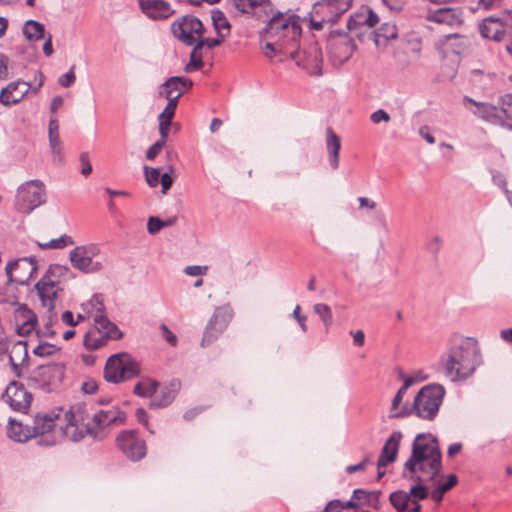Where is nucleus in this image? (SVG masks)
Segmentation results:
<instances>
[{"label": "nucleus", "mask_w": 512, "mask_h": 512, "mask_svg": "<svg viewBox=\"0 0 512 512\" xmlns=\"http://www.w3.org/2000/svg\"><path fill=\"white\" fill-rule=\"evenodd\" d=\"M7 435L15 442L25 443L33 437L32 426L10 418L8 421Z\"/></svg>", "instance_id": "c756f323"}, {"label": "nucleus", "mask_w": 512, "mask_h": 512, "mask_svg": "<svg viewBox=\"0 0 512 512\" xmlns=\"http://www.w3.org/2000/svg\"><path fill=\"white\" fill-rule=\"evenodd\" d=\"M313 310L321 318L326 329H328L333 323L331 308L327 304L318 303L314 305Z\"/></svg>", "instance_id": "79ce46f5"}, {"label": "nucleus", "mask_w": 512, "mask_h": 512, "mask_svg": "<svg viewBox=\"0 0 512 512\" xmlns=\"http://www.w3.org/2000/svg\"><path fill=\"white\" fill-rule=\"evenodd\" d=\"M23 34L29 41H36L44 38V25L35 20H28L23 26Z\"/></svg>", "instance_id": "4c0bfd02"}, {"label": "nucleus", "mask_w": 512, "mask_h": 512, "mask_svg": "<svg viewBox=\"0 0 512 512\" xmlns=\"http://www.w3.org/2000/svg\"><path fill=\"white\" fill-rule=\"evenodd\" d=\"M233 6L242 14H250L258 20H264L273 13L270 0H231Z\"/></svg>", "instance_id": "a211bd4d"}, {"label": "nucleus", "mask_w": 512, "mask_h": 512, "mask_svg": "<svg viewBox=\"0 0 512 512\" xmlns=\"http://www.w3.org/2000/svg\"><path fill=\"white\" fill-rule=\"evenodd\" d=\"M380 494H381L380 491L368 492V496L366 498L365 505H368L376 510L379 509L380 508V499H379Z\"/></svg>", "instance_id": "bf43d9fd"}, {"label": "nucleus", "mask_w": 512, "mask_h": 512, "mask_svg": "<svg viewBox=\"0 0 512 512\" xmlns=\"http://www.w3.org/2000/svg\"><path fill=\"white\" fill-rule=\"evenodd\" d=\"M370 120L374 124H379L381 122L387 123L391 120V117L385 110L378 109L370 115Z\"/></svg>", "instance_id": "13d9d810"}, {"label": "nucleus", "mask_w": 512, "mask_h": 512, "mask_svg": "<svg viewBox=\"0 0 512 512\" xmlns=\"http://www.w3.org/2000/svg\"><path fill=\"white\" fill-rule=\"evenodd\" d=\"M192 52L190 54V61L186 64L184 71L190 73L192 71L200 70L204 66L203 56L201 50H196V45H193Z\"/></svg>", "instance_id": "ea45409f"}, {"label": "nucleus", "mask_w": 512, "mask_h": 512, "mask_svg": "<svg viewBox=\"0 0 512 512\" xmlns=\"http://www.w3.org/2000/svg\"><path fill=\"white\" fill-rule=\"evenodd\" d=\"M70 261L74 268L84 273H92L102 268L100 262H93L92 259L84 253V246H77L70 252Z\"/></svg>", "instance_id": "a878e982"}, {"label": "nucleus", "mask_w": 512, "mask_h": 512, "mask_svg": "<svg viewBox=\"0 0 512 512\" xmlns=\"http://www.w3.org/2000/svg\"><path fill=\"white\" fill-rule=\"evenodd\" d=\"M58 350L59 348L54 344L41 342L34 348L33 353L36 356L47 357L55 354V352Z\"/></svg>", "instance_id": "09e8293b"}, {"label": "nucleus", "mask_w": 512, "mask_h": 512, "mask_svg": "<svg viewBox=\"0 0 512 512\" xmlns=\"http://www.w3.org/2000/svg\"><path fill=\"white\" fill-rule=\"evenodd\" d=\"M49 146L54 156V160L62 162V142L59 135V122L56 118H51L48 125Z\"/></svg>", "instance_id": "7c9ffc66"}, {"label": "nucleus", "mask_w": 512, "mask_h": 512, "mask_svg": "<svg viewBox=\"0 0 512 512\" xmlns=\"http://www.w3.org/2000/svg\"><path fill=\"white\" fill-rule=\"evenodd\" d=\"M173 36L186 46H192L203 35L204 25L194 15H184L177 18L171 25Z\"/></svg>", "instance_id": "9d476101"}, {"label": "nucleus", "mask_w": 512, "mask_h": 512, "mask_svg": "<svg viewBox=\"0 0 512 512\" xmlns=\"http://www.w3.org/2000/svg\"><path fill=\"white\" fill-rule=\"evenodd\" d=\"M325 23H329V22H328V20L325 19L324 14H319V15H315L314 13L312 14V18L310 21L312 29L319 31L324 27Z\"/></svg>", "instance_id": "680f3d73"}, {"label": "nucleus", "mask_w": 512, "mask_h": 512, "mask_svg": "<svg viewBox=\"0 0 512 512\" xmlns=\"http://www.w3.org/2000/svg\"><path fill=\"white\" fill-rule=\"evenodd\" d=\"M68 271L69 268L66 266L52 264L35 285L42 306L46 307L48 312H52L54 310L55 300L58 292L61 291L59 281L57 279L63 277Z\"/></svg>", "instance_id": "0eeeda50"}, {"label": "nucleus", "mask_w": 512, "mask_h": 512, "mask_svg": "<svg viewBox=\"0 0 512 512\" xmlns=\"http://www.w3.org/2000/svg\"><path fill=\"white\" fill-rule=\"evenodd\" d=\"M397 373V381H402L403 384H417L429 379L428 374L423 370H414L409 375H406L401 368L395 370Z\"/></svg>", "instance_id": "58836bf2"}, {"label": "nucleus", "mask_w": 512, "mask_h": 512, "mask_svg": "<svg viewBox=\"0 0 512 512\" xmlns=\"http://www.w3.org/2000/svg\"><path fill=\"white\" fill-rule=\"evenodd\" d=\"M140 11L150 20L164 21L170 18L175 10L165 0H138Z\"/></svg>", "instance_id": "6ab92c4d"}, {"label": "nucleus", "mask_w": 512, "mask_h": 512, "mask_svg": "<svg viewBox=\"0 0 512 512\" xmlns=\"http://www.w3.org/2000/svg\"><path fill=\"white\" fill-rule=\"evenodd\" d=\"M398 35L397 26L390 22H385L381 24V26L375 32V43L377 46L381 44V40L383 42H388L390 40L396 39Z\"/></svg>", "instance_id": "e433bc0d"}, {"label": "nucleus", "mask_w": 512, "mask_h": 512, "mask_svg": "<svg viewBox=\"0 0 512 512\" xmlns=\"http://www.w3.org/2000/svg\"><path fill=\"white\" fill-rule=\"evenodd\" d=\"M160 168H150L148 166H144V174L147 184L154 188L157 187V185L160 182Z\"/></svg>", "instance_id": "de8ad7c7"}, {"label": "nucleus", "mask_w": 512, "mask_h": 512, "mask_svg": "<svg viewBox=\"0 0 512 512\" xmlns=\"http://www.w3.org/2000/svg\"><path fill=\"white\" fill-rule=\"evenodd\" d=\"M301 307L299 305H296L292 315L298 322L300 328L303 332L307 331V325H306V317L300 314Z\"/></svg>", "instance_id": "338daca9"}, {"label": "nucleus", "mask_w": 512, "mask_h": 512, "mask_svg": "<svg viewBox=\"0 0 512 512\" xmlns=\"http://www.w3.org/2000/svg\"><path fill=\"white\" fill-rule=\"evenodd\" d=\"M88 406H92V402L84 401L68 408L58 406L36 414L32 432L37 444L51 447L63 439L79 442L86 436L101 441L110 434L113 426L126 421V414L117 407L101 409L90 418Z\"/></svg>", "instance_id": "f257e3e1"}, {"label": "nucleus", "mask_w": 512, "mask_h": 512, "mask_svg": "<svg viewBox=\"0 0 512 512\" xmlns=\"http://www.w3.org/2000/svg\"><path fill=\"white\" fill-rule=\"evenodd\" d=\"M140 373L139 363L129 354L119 353L111 355L105 364L104 378L110 383L130 381Z\"/></svg>", "instance_id": "423d86ee"}, {"label": "nucleus", "mask_w": 512, "mask_h": 512, "mask_svg": "<svg viewBox=\"0 0 512 512\" xmlns=\"http://www.w3.org/2000/svg\"><path fill=\"white\" fill-rule=\"evenodd\" d=\"M2 398L12 410L26 413L30 408L33 396L26 386H6Z\"/></svg>", "instance_id": "f3484780"}, {"label": "nucleus", "mask_w": 512, "mask_h": 512, "mask_svg": "<svg viewBox=\"0 0 512 512\" xmlns=\"http://www.w3.org/2000/svg\"><path fill=\"white\" fill-rule=\"evenodd\" d=\"M498 109L503 116L502 127L512 131V93L501 95L498 100Z\"/></svg>", "instance_id": "72a5a7b5"}, {"label": "nucleus", "mask_w": 512, "mask_h": 512, "mask_svg": "<svg viewBox=\"0 0 512 512\" xmlns=\"http://www.w3.org/2000/svg\"><path fill=\"white\" fill-rule=\"evenodd\" d=\"M367 496L368 491H365L363 489H355L350 500H354L357 503L358 507L359 505H365Z\"/></svg>", "instance_id": "e2e57ef3"}, {"label": "nucleus", "mask_w": 512, "mask_h": 512, "mask_svg": "<svg viewBox=\"0 0 512 512\" xmlns=\"http://www.w3.org/2000/svg\"><path fill=\"white\" fill-rule=\"evenodd\" d=\"M366 25L363 9L351 15L347 21V28L349 30L357 29L360 26Z\"/></svg>", "instance_id": "8fccbe9b"}, {"label": "nucleus", "mask_w": 512, "mask_h": 512, "mask_svg": "<svg viewBox=\"0 0 512 512\" xmlns=\"http://www.w3.org/2000/svg\"><path fill=\"white\" fill-rule=\"evenodd\" d=\"M427 20L439 24L453 25L458 22V14L456 9L444 7L435 11H430Z\"/></svg>", "instance_id": "473e14b6"}, {"label": "nucleus", "mask_w": 512, "mask_h": 512, "mask_svg": "<svg viewBox=\"0 0 512 512\" xmlns=\"http://www.w3.org/2000/svg\"><path fill=\"white\" fill-rule=\"evenodd\" d=\"M31 88L30 83L16 81L9 83L0 92V103L5 106H11L19 103Z\"/></svg>", "instance_id": "5701e85b"}, {"label": "nucleus", "mask_w": 512, "mask_h": 512, "mask_svg": "<svg viewBox=\"0 0 512 512\" xmlns=\"http://www.w3.org/2000/svg\"><path fill=\"white\" fill-rule=\"evenodd\" d=\"M161 329H162V332H163L164 339L170 345L176 346V344H177V337H176V335L172 331H170L169 328L165 324L161 325Z\"/></svg>", "instance_id": "774afa93"}, {"label": "nucleus", "mask_w": 512, "mask_h": 512, "mask_svg": "<svg viewBox=\"0 0 512 512\" xmlns=\"http://www.w3.org/2000/svg\"><path fill=\"white\" fill-rule=\"evenodd\" d=\"M366 25L370 28L374 27L379 22L378 15L368 6H362Z\"/></svg>", "instance_id": "4d7b16f0"}, {"label": "nucleus", "mask_w": 512, "mask_h": 512, "mask_svg": "<svg viewBox=\"0 0 512 512\" xmlns=\"http://www.w3.org/2000/svg\"><path fill=\"white\" fill-rule=\"evenodd\" d=\"M8 283L28 285L37 272V261L34 257H24L10 261L5 268Z\"/></svg>", "instance_id": "ddd939ff"}, {"label": "nucleus", "mask_w": 512, "mask_h": 512, "mask_svg": "<svg viewBox=\"0 0 512 512\" xmlns=\"http://www.w3.org/2000/svg\"><path fill=\"white\" fill-rule=\"evenodd\" d=\"M233 318V310L229 305L216 307L205 328L201 345L207 346L217 340Z\"/></svg>", "instance_id": "9b49d317"}, {"label": "nucleus", "mask_w": 512, "mask_h": 512, "mask_svg": "<svg viewBox=\"0 0 512 512\" xmlns=\"http://www.w3.org/2000/svg\"><path fill=\"white\" fill-rule=\"evenodd\" d=\"M162 228H164L162 219L154 216L149 217L147 230L151 235L157 234Z\"/></svg>", "instance_id": "6e6d98bb"}, {"label": "nucleus", "mask_w": 512, "mask_h": 512, "mask_svg": "<svg viewBox=\"0 0 512 512\" xmlns=\"http://www.w3.org/2000/svg\"><path fill=\"white\" fill-rule=\"evenodd\" d=\"M134 393L149 399L150 408L170 405L178 394L176 386H134Z\"/></svg>", "instance_id": "f8f14e48"}, {"label": "nucleus", "mask_w": 512, "mask_h": 512, "mask_svg": "<svg viewBox=\"0 0 512 512\" xmlns=\"http://www.w3.org/2000/svg\"><path fill=\"white\" fill-rule=\"evenodd\" d=\"M122 337V331L108 319L106 313L99 314L94 320V327L85 333L83 344L88 350H96L105 346L108 340H119Z\"/></svg>", "instance_id": "39448f33"}, {"label": "nucleus", "mask_w": 512, "mask_h": 512, "mask_svg": "<svg viewBox=\"0 0 512 512\" xmlns=\"http://www.w3.org/2000/svg\"><path fill=\"white\" fill-rule=\"evenodd\" d=\"M401 440L402 433L400 431L392 432L390 437L386 440L378 458L377 467L379 469L386 467L396 459Z\"/></svg>", "instance_id": "b1692460"}, {"label": "nucleus", "mask_w": 512, "mask_h": 512, "mask_svg": "<svg viewBox=\"0 0 512 512\" xmlns=\"http://www.w3.org/2000/svg\"><path fill=\"white\" fill-rule=\"evenodd\" d=\"M14 318L17 326L16 331L20 336L29 335L38 324L37 315L27 304H18L14 312Z\"/></svg>", "instance_id": "412c9836"}, {"label": "nucleus", "mask_w": 512, "mask_h": 512, "mask_svg": "<svg viewBox=\"0 0 512 512\" xmlns=\"http://www.w3.org/2000/svg\"><path fill=\"white\" fill-rule=\"evenodd\" d=\"M180 97L181 92L177 93L175 97H165L168 100V103L162 113L159 115V118L173 120Z\"/></svg>", "instance_id": "c03bdc74"}, {"label": "nucleus", "mask_w": 512, "mask_h": 512, "mask_svg": "<svg viewBox=\"0 0 512 512\" xmlns=\"http://www.w3.org/2000/svg\"><path fill=\"white\" fill-rule=\"evenodd\" d=\"M302 28L299 17L292 15L284 17L281 13L272 15L263 29L262 37L266 40L267 57L280 54L295 61L296 65L306 70L310 75H322V50L316 41H310L299 48L298 41Z\"/></svg>", "instance_id": "f03ea898"}, {"label": "nucleus", "mask_w": 512, "mask_h": 512, "mask_svg": "<svg viewBox=\"0 0 512 512\" xmlns=\"http://www.w3.org/2000/svg\"><path fill=\"white\" fill-rule=\"evenodd\" d=\"M481 363L478 342L473 338H466L441 356L439 366L447 380L462 382L472 376Z\"/></svg>", "instance_id": "20e7f679"}, {"label": "nucleus", "mask_w": 512, "mask_h": 512, "mask_svg": "<svg viewBox=\"0 0 512 512\" xmlns=\"http://www.w3.org/2000/svg\"><path fill=\"white\" fill-rule=\"evenodd\" d=\"M82 310L89 316L93 317L95 320L96 316L99 314H105L106 308L104 305V296L103 294L96 293L94 294L90 300L82 304Z\"/></svg>", "instance_id": "f704fd0d"}, {"label": "nucleus", "mask_w": 512, "mask_h": 512, "mask_svg": "<svg viewBox=\"0 0 512 512\" xmlns=\"http://www.w3.org/2000/svg\"><path fill=\"white\" fill-rule=\"evenodd\" d=\"M508 29H512V11H506L502 19L488 17L479 25L481 36L494 41H501Z\"/></svg>", "instance_id": "2eb2a0df"}, {"label": "nucleus", "mask_w": 512, "mask_h": 512, "mask_svg": "<svg viewBox=\"0 0 512 512\" xmlns=\"http://www.w3.org/2000/svg\"><path fill=\"white\" fill-rule=\"evenodd\" d=\"M352 2L353 0H321L315 3L312 13L324 14L325 19L334 24L350 9Z\"/></svg>", "instance_id": "dca6fc26"}, {"label": "nucleus", "mask_w": 512, "mask_h": 512, "mask_svg": "<svg viewBox=\"0 0 512 512\" xmlns=\"http://www.w3.org/2000/svg\"><path fill=\"white\" fill-rule=\"evenodd\" d=\"M445 395L444 386H422L414 397L413 413L425 420H433Z\"/></svg>", "instance_id": "6e6552de"}, {"label": "nucleus", "mask_w": 512, "mask_h": 512, "mask_svg": "<svg viewBox=\"0 0 512 512\" xmlns=\"http://www.w3.org/2000/svg\"><path fill=\"white\" fill-rule=\"evenodd\" d=\"M173 172H174L173 166L169 165L167 172H164L163 174L160 173V176H161L160 177V183H161V186H162L161 192L163 194L167 193V191L171 188V186H172V184L174 182V179L171 176V173H173Z\"/></svg>", "instance_id": "3c124183"}, {"label": "nucleus", "mask_w": 512, "mask_h": 512, "mask_svg": "<svg viewBox=\"0 0 512 512\" xmlns=\"http://www.w3.org/2000/svg\"><path fill=\"white\" fill-rule=\"evenodd\" d=\"M442 51L446 54L460 55L466 47V38L460 34H448L439 40Z\"/></svg>", "instance_id": "2f4dec72"}, {"label": "nucleus", "mask_w": 512, "mask_h": 512, "mask_svg": "<svg viewBox=\"0 0 512 512\" xmlns=\"http://www.w3.org/2000/svg\"><path fill=\"white\" fill-rule=\"evenodd\" d=\"M117 447L127 458L138 461L146 455L145 441L133 430L122 431L116 438Z\"/></svg>", "instance_id": "4468645a"}, {"label": "nucleus", "mask_w": 512, "mask_h": 512, "mask_svg": "<svg viewBox=\"0 0 512 512\" xmlns=\"http://www.w3.org/2000/svg\"><path fill=\"white\" fill-rule=\"evenodd\" d=\"M463 102L466 107L468 105H473L475 107V110H472V113L476 117L493 125H499L502 127L503 116L500 115L498 106L488 102H478L469 96H464Z\"/></svg>", "instance_id": "aec40b11"}, {"label": "nucleus", "mask_w": 512, "mask_h": 512, "mask_svg": "<svg viewBox=\"0 0 512 512\" xmlns=\"http://www.w3.org/2000/svg\"><path fill=\"white\" fill-rule=\"evenodd\" d=\"M79 161L81 165V174L85 177L89 176L92 173V165L90 163L89 153L82 152L79 156Z\"/></svg>", "instance_id": "5fc2aeb1"}, {"label": "nucleus", "mask_w": 512, "mask_h": 512, "mask_svg": "<svg viewBox=\"0 0 512 512\" xmlns=\"http://www.w3.org/2000/svg\"><path fill=\"white\" fill-rule=\"evenodd\" d=\"M389 501L397 512H420L421 505L409 498V494L403 490H397L390 494Z\"/></svg>", "instance_id": "bb28decb"}, {"label": "nucleus", "mask_w": 512, "mask_h": 512, "mask_svg": "<svg viewBox=\"0 0 512 512\" xmlns=\"http://www.w3.org/2000/svg\"><path fill=\"white\" fill-rule=\"evenodd\" d=\"M71 244H73L72 238L70 236L63 235L57 239H52L48 243H45V244L39 243V246L42 249H62Z\"/></svg>", "instance_id": "a18cd8bd"}, {"label": "nucleus", "mask_w": 512, "mask_h": 512, "mask_svg": "<svg viewBox=\"0 0 512 512\" xmlns=\"http://www.w3.org/2000/svg\"><path fill=\"white\" fill-rule=\"evenodd\" d=\"M171 123H172V120H168V119H165V118H159V133H160V137H162V138H167L168 137V133H169V130H170Z\"/></svg>", "instance_id": "69168bd1"}, {"label": "nucleus", "mask_w": 512, "mask_h": 512, "mask_svg": "<svg viewBox=\"0 0 512 512\" xmlns=\"http://www.w3.org/2000/svg\"><path fill=\"white\" fill-rule=\"evenodd\" d=\"M409 386H401L397 391L396 395L392 399L391 403V417L392 418H400L413 413L412 405L409 401H403L404 396L407 393Z\"/></svg>", "instance_id": "cd10ccee"}, {"label": "nucleus", "mask_w": 512, "mask_h": 512, "mask_svg": "<svg viewBox=\"0 0 512 512\" xmlns=\"http://www.w3.org/2000/svg\"><path fill=\"white\" fill-rule=\"evenodd\" d=\"M193 86L191 79L183 76H173L168 78L161 86L159 90V96L161 97H175V95L181 92V96L184 92L190 90Z\"/></svg>", "instance_id": "393cba45"}, {"label": "nucleus", "mask_w": 512, "mask_h": 512, "mask_svg": "<svg viewBox=\"0 0 512 512\" xmlns=\"http://www.w3.org/2000/svg\"><path fill=\"white\" fill-rule=\"evenodd\" d=\"M442 247V239L439 236L433 237L427 244V249L433 254H437Z\"/></svg>", "instance_id": "0e129e2a"}, {"label": "nucleus", "mask_w": 512, "mask_h": 512, "mask_svg": "<svg viewBox=\"0 0 512 512\" xmlns=\"http://www.w3.org/2000/svg\"><path fill=\"white\" fill-rule=\"evenodd\" d=\"M218 36V38H204L203 35H201L194 43V45H196V50H202L204 47L213 49L220 46L224 42L225 35Z\"/></svg>", "instance_id": "37998d69"}, {"label": "nucleus", "mask_w": 512, "mask_h": 512, "mask_svg": "<svg viewBox=\"0 0 512 512\" xmlns=\"http://www.w3.org/2000/svg\"><path fill=\"white\" fill-rule=\"evenodd\" d=\"M45 202V185L40 180L27 181L17 189L15 208L20 213L29 214Z\"/></svg>", "instance_id": "1a4fd4ad"}, {"label": "nucleus", "mask_w": 512, "mask_h": 512, "mask_svg": "<svg viewBox=\"0 0 512 512\" xmlns=\"http://www.w3.org/2000/svg\"><path fill=\"white\" fill-rule=\"evenodd\" d=\"M417 484L407 492L409 494V498L411 500L419 501L426 499L428 497V490L426 486L423 484L424 482L416 481Z\"/></svg>", "instance_id": "49530a36"}, {"label": "nucleus", "mask_w": 512, "mask_h": 512, "mask_svg": "<svg viewBox=\"0 0 512 512\" xmlns=\"http://www.w3.org/2000/svg\"><path fill=\"white\" fill-rule=\"evenodd\" d=\"M211 18L214 29L216 30L218 35H227L230 34L231 25L225 16V14L219 9H213L211 11Z\"/></svg>", "instance_id": "c9c22d12"}, {"label": "nucleus", "mask_w": 512, "mask_h": 512, "mask_svg": "<svg viewBox=\"0 0 512 512\" xmlns=\"http://www.w3.org/2000/svg\"><path fill=\"white\" fill-rule=\"evenodd\" d=\"M74 69H75V66L73 65L67 73L63 74L58 79V83L60 86L68 88L74 84V82L76 80Z\"/></svg>", "instance_id": "864d4df0"}, {"label": "nucleus", "mask_w": 512, "mask_h": 512, "mask_svg": "<svg viewBox=\"0 0 512 512\" xmlns=\"http://www.w3.org/2000/svg\"><path fill=\"white\" fill-rule=\"evenodd\" d=\"M350 508H357V503L354 500L341 501L334 499L327 503L324 512H342Z\"/></svg>", "instance_id": "a19ab883"}, {"label": "nucleus", "mask_w": 512, "mask_h": 512, "mask_svg": "<svg viewBox=\"0 0 512 512\" xmlns=\"http://www.w3.org/2000/svg\"><path fill=\"white\" fill-rule=\"evenodd\" d=\"M434 484H437V487L443 492L446 493L450 489H452L458 482V478L455 474H449L447 476V480L443 483H441L438 480V477L435 479V481H432Z\"/></svg>", "instance_id": "603ef678"}, {"label": "nucleus", "mask_w": 512, "mask_h": 512, "mask_svg": "<svg viewBox=\"0 0 512 512\" xmlns=\"http://www.w3.org/2000/svg\"><path fill=\"white\" fill-rule=\"evenodd\" d=\"M326 149L329 155V163L333 170L339 167V152L341 139L331 127L326 128Z\"/></svg>", "instance_id": "c85d7f7f"}, {"label": "nucleus", "mask_w": 512, "mask_h": 512, "mask_svg": "<svg viewBox=\"0 0 512 512\" xmlns=\"http://www.w3.org/2000/svg\"><path fill=\"white\" fill-rule=\"evenodd\" d=\"M355 45L347 39H331L328 44L329 58L334 65H341L348 61L354 52Z\"/></svg>", "instance_id": "4be33fe9"}, {"label": "nucleus", "mask_w": 512, "mask_h": 512, "mask_svg": "<svg viewBox=\"0 0 512 512\" xmlns=\"http://www.w3.org/2000/svg\"><path fill=\"white\" fill-rule=\"evenodd\" d=\"M442 469V453L438 439L430 433L418 434L410 457L404 464V474L413 481H435Z\"/></svg>", "instance_id": "7ed1b4c3"}, {"label": "nucleus", "mask_w": 512, "mask_h": 512, "mask_svg": "<svg viewBox=\"0 0 512 512\" xmlns=\"http://www.w3.org/2000/svg\"><path fill=\"white\" fill-rule=\"evenodd\" d=\"M208 271L207 266L191 265L184 269L185 274L189 276H200L205 275Z\"/></svg>", "instance_id": "052dcab7"}]
</instances>
